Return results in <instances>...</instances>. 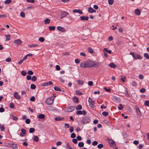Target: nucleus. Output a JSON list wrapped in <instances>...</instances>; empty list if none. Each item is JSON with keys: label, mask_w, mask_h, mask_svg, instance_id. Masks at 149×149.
Instances as JSON below:
<instances>
[{"label": "nucleus", "mask_w": 149, "mask_h": 149, "mask_svg": "<svg viewBox=\"0 0 149 149\" xmlns=\"http://www.w3.org/2000/svg\"><path fill=\"white\" fill-rule=\"evenodd\" d=\"M93 66H95V65L90 61H85L81 63L80 64V66L83 68L91 67Z\"/></svg>", "instance_id": "nucleus-1"}, {"label": "nucleus", "mask_w": 149, "mask_h": 149, "mask_svg": "<svg viewBox=\"0 0 149 149\" xmlns=\"http://www.w3.org/2000/svg\"><path fill=\"white\" fill-rule=\"evenodd\" d=\"M107 140L108 141L109 145L111 147H114L116 146V143L114 141L108 138H107Z\"/></svg>", "instance_id": "nucleus-2"}, {"label": "nucleus", "mask_w": 149, "mask_h": 149, "mask_svg": "<svg viewBox=\"0 0 149 149\" xmlns=\"http://www.w3.org/2000/svg\"><path fill=\"white\" fill-rule=\"evenodd\" d=\"M54 98L52 97H49L46 100V102L48 105H51L53 103Z\"/></svg>", "instance_id": "nucleus-3"}, {"label": "nucleus", "mask_w": 149, "mask_h": 149, "mask_svg": "<svg viewBox=\"0 0 149 149\" xmlns=\"http://www.w3.org/2000/svg\"><path fill=\"white\" fill-rule=\"evenodd\" d=\"M88 101L89 103V106L91 108H94L95 107V103L94 101H93L91 98L89 97V98Z\"/></svg>", "instance_id": "nucleus-4"}, {"label": "nucleus", "mask_w": 149, "mask_h": 149, "mask_svg": "<svg viewBox=\"0 0 149 149\" xmlns=\"http://www.w3.org/2000/svg\"><path fill=\"white\" fill-rule=\"evenodd\" d=\"M69 13L66 11H63L61 13L60 19H62L68 15Z\"/></svg>", "instance_id": "nucleus-5"}, {"label": "nucleus", "mask_w": 149, "mask_h": 149, "mask_svg": "<svg viewBox=\"0 0 149 149\" xmlns=\"http://www.w3.org/2000/svg\"><path fill=\"white\" fill-rule=\"evenodd\" d=\"M75 108V107L73 106H70L67 108L66 110L68 112H71L74 110Z\"/></svg>", "instance_id": "nucleus-6"}, {"label": "nucleus", "mask_w": 149, "mask_h": 149, "mask_svg": "<svg viewBox=\"0 0 149 149\" xmlns=\"http://www.w3.org/2000/svg\"><path fill=\"white\" fill-rule=\"evenodd\" d=\"M135 108L136 109L138 115L139 116H141V112L140 110L139 109L138 106H137V105H135Z\"/></svg>", "instance_id": "nucleus-7"}, {"label": "nucleus", "mask_w": 149, "mask_h": 149, "mask_svg": "<svg viewBox=\"0 0 149 149\" xmlns=\"http://www.w3.org/2000/svg\"><path fill=\"white\" fill-rule=\"evenodd\" d=\"M113 100L116 102H119L120 101V99L119 97H117L115 96H113L112 97Z\"/></svg>", "instance_id": "nucleus-8"}, {"label": "nucleus", "mask_w": 149, "mask_h": 149, "mask_svg": "<svg viewBox=\"0 0 149 149\" xmlns=\"http://www.w3.org/2000/svg\"><path fill=\"white\" fill-rule=\"evenodd\" d=\"M54 120L56 121H59V120H67L68 119L67 118H59V117H55L54 118Z\"/></svg>", "instance_id": "nucleus-9"}, {"label": "nucleus", "mask_w": 149, "mask_h": 149, "mask_svg": "<svg viewBox=\"0 0 149 149\" xmlns=\"http://www.w3.org/2000/svg\"><path fill=\"white\" fill-rule=\"evenodd\" d=\"M14 97L18 100H19L21 98V97L18 95V93L17 92H15L14 93Z\"/></svg>", "instance_id": "nucleus-10"}, {"label": "nucleus", "mask_w": 149, "mask_h": 149, "mask_svg": "<svg viewBox=\"0 0 149 149\" xmlns=\"http://www.w3.org/2000/svg\"><path fill=\"white\" fill-rule=\"evenodd\" d=\"M21 133L20 135L21 136H24L26 133V130L25 129H22L21 130Z\"/></svg>", "instance_id": "nucleus-11"}, {"label": "nucleus", "mask_w": 149, "mask_h": 149, "mask_svg": "<svg viewBox=\"0 0 149 149\" xmlns=\"http://www.w3.org/2000/svg\"><path fill=\"white\" fill-rule=\"evenodd\" d=\"M142 58V57L140 55H138L137 54H135L134 56V58L135 59H141Z\"/></svg>", "instance_id": "nucleus-12"}, {"label": "nucleus", "mask_w": 149, "mask_h": 149, "mask_svg": "<svg viewBox=\"0 0 149 149\" xmlns=\"http://www.w3.org/2000/svg\"><path fill=\"white\" fill-rule=\"evenodd\" d=\"M88 16H83L80 17V19L82 21H87L88 19Z\"/></svg>", "instance_id": "nucleus-13"}, {"label": "nucleus", "mask_w": 149, "mask_h": 149, "mask_svg": "<svg viewBox=\"0 0 149 149\" xmlns=\"http://www.w3.org/2000/svg\"><path fill=\"white\" fill-rule=\"evenodd\" d=\"M57 29L59 31L62 32H64L66 31L65 29L64 28L60 26L57 27Z\"/></svg>", "instance_id": "nucleus-14"}, {"label": "nucleus", "mask_w": 149, "mask_h": 149, "mask_svg": "<svg viewBox=\"0 0 149 149\" xmlns=\"http://www.w3.org/2000/svg\"><path fill=\"white\" fill-rule=\"evenodd\" d=\"M72 100L73 102L75 103H77L78 102L79 100L77 97H74L72 98Z\"/></svg>", "instance_id": "nucleus-15"}, {"label": "nucleus", "mask_w": 149, "mask_h": 149, "mask_svg": "<svg viewBox=\"0 0 149 149\" xmlns=\"http://www.w3.org/2000/svg\"><path fill=\"white\" fill-rule=\"evenodd\" d=\"M134 13L137 15H139L141 14V11L139 9L137 8L135 10Z\"/></svg>", "instance_id": "nucleus-16"}, {"label": "nucleus", "mask_w": 149, "mask_h": 149, "mask_svg": "<svg viewBox=\"0 0 149 149\" xmlns=\"http://www.w3.org/2000/svg\"><path fill=\"white\" fill-rule=\"evenodd\" d=\"M14 43L16 44L17 45H19L20 44L22 43V41L19 39L15 40L14 41Z\"/></svg>", "instance_id": "nucleus-17"}, {"label": "nucleus", "mask_w": 149, "mask_h": 149, "mask_svg": "<svg viewBox=\"0 0 149 149\" xmlns=\"http://www.w3.org/2000/svg\"><path fill=\"white\" fill-rule=\"evenodd\" d=\"M88 12L91 13H95L96 12V10H94L93 8L91 7H89L88 9Z\"/></svg>", "instance_id": "nucleus-18"}, {"label": "nucleus", "mask_w": 149, "mask_h": 149, "mask_svg": "<svg viewBox=\"0 0 149 149\" xmlns=\"http://www.w3.org/2000/svg\"><path fill=\"white\" fill-rule=\"evenodd\" d=\"M109 66H110L111 68H115L117 67V65L113 63H111L109 65Z\"/></svg>", "instance_id": "nucleus-19"}, {"label": "nucleus", "mask_w": 149, "mask_h": 149, "mask_svg": "<svg viewBox=\"0 0 149 149\" xmlns=\"http://www.w3.org/2000/svg\"><path fill=\"white\" fill-rule=\"evenodd\" d=\"M10 146L13 148H16L17 147V145L15 143L10 144Z\"/></svg>", "instance_id": "nucleus-20"}, {"label": "nucleus", "mask_w": 149, "mask_h": 149, "mask_svg": "<svg viewBox=\"0 0 149 149\" xmlns=\"http://www.w3.org/2000/svg\"><path fill=\"white\" fill-rule=\"evenodd\" d=\"M50 20L48 18L46 19L44 21V23L45 24H49L50 23Z\"/></svg>", "instance_id": "nucleus-21"}, {"label": "nucleus", "mask_w": 149, "mask_h": 149, "mask_svg": "<svg viewBox=\"0 0 149 149\" xmlns=\"http://www.w3.org/2000/svg\"><path fill=\"white\" fill-rule=\"evenodd\" d=\"M83 120L84 121H90L91 120L89 116H87L83 119Z\"/></svg>", "instance_id": "nucleus-22"}, {"label": "nucleus", "mask_w": 149, "mask_h": 149, "mask_svg": "<svg viewBox=\"0 0 149 149\" xmlns=\"http://www.w3.org/2000/svg\"><path fill=\"white\" fill-rule=\"evenodd\" d=\"M0 129L1 131H3L5 130V127L3 125L0 124Z\"/></svg>", "instance_id": "nucleus-23"}, {"label": "nucleus", "mask_w": 149, "mask_h": 149, "mask_svg": "<svg viewBox=\"0 0 149 149\" xmlns=\"http://www.w3.org/2000/svg\"><path fill=\"white\" fill-rule=\"evenodd\" d=\"M38 117L40 119H43L45 117V115L42 114H40L39 115Z\"/></svg>", "instance_id": "nucleus-24"}, {"label": "nucleus", "mask_w": 149, "mask_h": 149, "mask_svg": "<svg viewBox=\"0 0 149 149\" xmlns=\"http://www.w3.org/2000/svg\"><path fill=\"white\" fill-rule=\"evenodd\" d=\"M77 82L79 85H82L84 84V81L81 80H78Z\"/></svg>", "instance_id": "nucleus-25"}, {"label": "nucleus", "mask_w": 149, "mask_h": 149, "mask_svg": "<svg viewBox=\"0 0 149 149\" xmlns=\"http://www.w3.org/2000/svg\"><path fill=\"white\" fill-rule=\"evenodd\" d=\"M49 30L50 31H54L55 30V27L54 26H49Z\"/></svg>", "instance_id": "nucleus-26"}, {"label": "nucleus", "mask_w": 149, "mask_h": 149, "mask_svg": "<svg viewBox=\"0 0 149 149\" xmlns=\"http://www.w3.org/2000/svg\"><path fill=\"white\" fill-rule=\"evenodd\" d=\"M33 140L36 142H38L39 140L37 136H35L33 137Z\"/></svg>", "instance_id": "nucleus-27"}, {"label": "nucleus", "mask_w": 149, "mask_h": 149, "mask_svg": "<svg viewBox=\"0 0 149 149\" xmlns=\"http://www.w3.org/2000/svg\"><path fill=\"white\" fill-rule=\"evenodd\" d=\"M82 107L81 106V105L79 104L76 107V109L77 110H81L82 109Z\"/></svg>", "instance_id": "nucleus-28"}, {"label": "nucleus", "mask_w": 149, "mask_h": 149, "mask_svg": "<svg viewBox=\"0 0 149 149\" xmlns=\"http://www.w3.org/2000/svg\"><path fill=\"white\" fill-rule=\"evenodd\" d=\"M78 145L80 147H83L84 146V143L83 142H79L78 143Z\"/></svg>", "instance_id": "nucleus-29"}, {"label": "nucleus", "mask_w": 149, "mask_h": 149, "mask_svg": "<svg viewBox=\"0 0 149 149\" xmlns=\"http://www.w3.org/2000/svg\"><path fill=\"white\" fill-rule=\"evenodd\" d=\"M10 35H6V41H9L10 39Z\"/></svg>", "instance_id": "nucleus-30"}, {"label": "nucleus", "mask_w": 149, "mask_h": 149, "mask_svg": "<svg viewBox=\"0 0 149 149\" xmlns=\"http://www.w3.org/2000/svg\"><path fill=\"white\" fill-rule=\"evenodd\" d=\"M38 46V45L37 44H31L29 45V47H37Z\"/></svg>", "instance_id": "nucleus-31"}, {"label": "nucleus", "mask_w": 149, "mask_h": 149, "mask_svg": "<svg viewBox=\"0 0 149 149\" xmlns=\"http://www.w3.org/2000/svg\"><path fill=\"white\" fill-rule=\"evenodd\" d=\"M54 89L56 91H61V89L56 86H55L54 87Z\"/></svg>", "instance_id": "nucleus-32"}, {"label": "nucleus", "mask_w": 149, "mask_h": 149, "mask_svg": "<svg viewBox=\"0 0 149 149\" xmlns=\"http://www.w3.org/2000/svg\"><path fill=\"white\" fill-rule=\"evenodd\" d=\"M104 52H106L109 54H111V51L110 50H108L107 48H104Z\"/></svg>", "instance_id": "nucleus-33"}, {"label": "nucleus", "mask_w": 149, "mask_h": 149, "mask_svg": "<svg viewBox=\"0 0 149 149\" xmlns=\"http://www.w3.org/2000/svg\"><path fill=\"white\" fill-rule=\"evenodd\" d=\"M31 88L32 89H35L36 88V86L34 84H31Z\"/></svg>", "instance_id": "nucleus-34"}, {"label": "nucleus", "mask_w": 149, "mask_h": 149, "mask_svg": "<svg viewBox=\"0 0 149 149\" xmlns=\"http://www.w3.org/2000/svg\"><path fill=\"white\" fill-rule=\"evenodd\" d=\"M146 91V89L144 88H141L140 91L141 93H145Z\"/></svg>", "instance_id": "nucleus-35"}, {"label": "nucleus", "mask_w": 149, "mask_h": 149, "mask_svg": "<svg viewBox=\"0 0 149 149\" xmlns=\"http://www.w3.org/2000/svg\"><path fill=\"white\" fill-rule=\"evenodd\" d=\"M76 94L77 95H81L82 94V93L78 90L76 91L75 92Z\"/></svg>", "instance_id": "nucleus-36"}, {"label": "nucleus", "mask_w": 149, "mask_h": 149, "mask_svg": "<svg viewBox=\"0 0 149 149\" xmlns=\"http://www.w3.org/2000/svg\"><path fill=\"white\" fill-rule=\"evenodd\" d=\"M144 56L146 59H149V55L147 53H144Z\"/></svg>", "instance_id": "nucleus-37"}, {"label": "nucleus", "mask_w": 149, "mask_h": 149, "mask_svg": "<svg viewBox=\"0 0 149 149\" xmlns=\"http://www.w3.org/2000/svg\"><path fill=\"white\" fill-rule=\"evenodd\" d=\"M35 130V129L33 128H30L29 130V132L30 133H32L34 132Z\"/></svg>", "instance_id": "nucleus-38"}, {"label": "nucleus", "mask_w": 149, "mask_h": 149, "mask_svg": "<svg viewBox=\"0 0 149 149\" xmlns=\"http://www.w3.org/2000/svg\"><path fill=\"white\" fill-rule=\"evenodd\" d=\"M105 90L107 92H111V88H107L106 87H104V88Z\"/></svg>", "instance_id": "nucleus-39"}, {"label": "nucleus", "mask_w": 149, "mask_h": 149, "mask_svg": "<svg viewBox=\"0 0 149 149\" xmlns=\"http://www.w3.org/2000/svg\"><path fill=\"white\" fill-rule=\"evenodd\" d=\"M88 51L91 53L92 54L93 52V50L91 48L89 47L88 49Z\"/></svg>", "instance_id": "nucleus-40"}, {"label": "nucleus", "mask_w": 149, "mask_h": 149, "mask_svg": "<svg viewBox=\"0 0 149 149\" xmlns=\"http://www.w3.org/2000/svg\"><path fill=\"white\" fill-rule=\"evenodd\" d=\"M37 80V78L35 76H33L31 80L33 81H36Z\"/></svg>", "instance_id": "nucleus-41"}, {"label": "nucleus", "mask_w": 149, "mask_h": 149, "mask_svg": "<svg viewBox=\"0 0 149 149\" xmlns=\"http://www.w3.org/2000/svg\"><path fill=\"white\" fill-rule=\"evenodd\" d=\"M109 115V113L108 112L103 111V116H108Z\"/></svg>", "instance_id": "nucleus-42"}, {"label": "nucleus", "mask_w": 149, "mask_h": 149, "mask_svg": "<svg viewBox=\"0 0 149 149\" xmlns=\"http://www.w3.org/2000/svg\"><path fill=\"white\" fill-rule=\"evenodd\" d=\"M76 114L77 115H81L82 114V112L81 111L79 110L77 111Z\"/></svg>", "instance_id": "nucleus-43"}, {"label": "nucleus", "mask_w": 149, "mask_h": 149, "mask_svg": "<svg viewBox=\"0 0 149 149\" xmlns=\"http://www.w3.org/2000/svg\"><path fill=\"white\" fill-rule=\"evenodd\" d=\"M144 104L146 106H149V100H146Z\"/></svg>", "instance_id": "nucleus-44"}, {"label": "nucleus", "mask_w": 149, "mask_h": 149, "mask_svg": "<svg viewBox=\"0 0 149 149\" xmlns=\"http://www.w3.org/2000/svg\"><path fill=\"white\" fill-rule=\"evenodd\" d=\"M108 3L110 5H112L114 2V0H108Z\"/></svg>", "instance_id": "nucleus-45"}, {"label": "nucleus", "mask_w": 149, "mask_h": 149, "mask_svg": "<svg viewBox=\"0 0 149 149\" xmlns=\"http://www.w3.org/2000/svg\"><path fill=\"white\" fill-rule=\"evenodd\" d=\"M119 106H120V107H118V109H119L120 110H122L123 108V107L122 106V105L121 104H119Z\"/></svg>", "instance_id": "nucleus-46"}, {"label": "nucleus", "mask_w": 149, "mask_h": 149, "mask_svg": "<svg viewBox=\"0 0 149 149\" xmlns=\"http://www.w3.org/2000/svg\"><path fill=\"white\" fill-rule=\"evenodd\" d=\"M39 40L40 42H42L44 41L45 39L43 37H40L39 38Z\"/></svg>", "instance_id": "nucleus-47"}, {"label": "nucleus", "mask_w": 149, "mask_h": 149, "mask_svg": "<svg viewBox=\"0 0 149 149\" xmlns=\"http://www.w3.org/2000/svg\"><path fill=\"white\" fill-rule=\"evenodd\" d=\"M21 73L22 75L24 76H25L26 74V72L24 70L22 71Z\"/></svg>", "instance_id": "nucleus-48"}, {"label": "nucleus", "mask_w": 149, "mask_h": 149, "mask_svg": "<svg viewBox=\"0 0 149 149\" xmlns=\"http://www.w3.org/2000/svg\"><path fill=\"white\" fill-rule=\"evenodd\" d=\"M20 15L21 16L23 17H25V13L23 12H21L20 13Z\"/></svg>", "instance_id": "nucleus-49"}, {"label": "nucleus", "mask_w": 149, "mask_h": 149, "mask_svg": "<svg viewBox=\"0 0 149 149\" xmlns=\"http://www.w3.org/2000/svg\"><path fill=\"white\" fill-rule=\"evenodd\" d=\"M10 108L13 109L14 107V105L13 103L12 102L10 104Z\"/></svg>", "instance_id": "nucleus-50"}, {"label": "nucleus", "mask_w": 149, "mask_h": 149, "mask_svg": "<svg viewBox=\"0 0 149 149\" xmlns=\"http://www.w3.org/2000/svg\"><path fill=\"white\" fill-rule=\"evenodd\" d=\"M30 100L31 101L34 102L35 101V97L34 96H32L30 99Z\"/></svg>", "instance_id": "nucleus-51"}, {"label": "nucleus", "mask_w": 149, "mask_h": 149, "mask_svg": "<svg viewBox=\"0 0 149 149\" xmlns=\"http://www.w3.org/2000/svg\"><path fill=\"white\" fill-rule=\"evenodd\" d=\"M27 73L29 75H33V72L32 71L29 70L28 72Z\"/></svg>", "instance_id": "nucleus-52"}, {"label": "nucleus", "mask_w": 149, "mask_h": 149, "mask_svg": "<svg viewBox=\"0 0 149 149\" xmlns=\"http://www.w3.org/2000/svg\"><path fill=\"white\" fill-rule=\"evenodd\" d=\"M98 144V142L96 141H94L92 143V145L93 146H96Z\"/></svg>", "instance_id": "nucleus-53"}, {"label": "nucleus", "mask_w": 149, "mask_h": 149, "mask_svg": "<svg viewBox=\"0 0 149 149\" xmlns=\"http://www.w3.org/2000/svg\"><path fill=\"white\" fill-rule=\"evenodd\" d=\"M56 69L57 70H60V66L58 65H56Z\"/></svg>", "instance_id": "nucleus-54"}, {"label": "nucleus", "mask_w": 149, "mask_h": 149, "mask_svg": "<svg viewBox=\"0 0 149 149\" xmlns=\"http://www.w3.org/2000/svg\"><path fill=\"white\" fill-rule=\"evenodd\" d=\"M11 1V0H6L5 1V3L6 4H9Z\"/></svg>", "instance_id": "nucleus-55"}, {"label": "nucleus", "mask_w": 149, "mask_h": 149, "mask_svg": "<svg viewBox=\"0 0 149 149\" xmlns=\"http://www.w3.org/2000/svg\"><path fill=\"white\" fill-rule=\"evenodd\" d=\"M26 1L29 3H33L35 2L34 0H26Z\"/></svg>", "instance_id": "nucleus-56"}, {"label": "nucleus", "mask_w": 149, "mask_h": 149, "mask_svg": "<svg viewBox=\"0 0 149 149\" xmlns=\"http://www.w3.org/2000/svg\"><path fill=\"white\" fill-rule=\"evenodd\" d=\"M72 142L74 143H75V144L77 143V139H72Z\"/></svg>", "instance_id": "nucleus-57"}, {"label": "nucleus", "mask_w": 149, "mask_h": 149, "mask_svg": "<svg viewBox=\"0 0 149 149\" xmlns=\"http://www.w3.org/2000/svg\"><path fill=\"white\" fill-rule=\"evenodd\" d=\"M76 137V135H75V134L74 133H72L71 134V137L72 138H75V137Z\"/></svg>", "instance_id": "nucleus-58"}, {"label": "nucleus", "mask_w": 149, "mask_h": 149, "mask_svg": "<svg viewBox=\"0 0 149 149\" xmlns=\"http://www.w3.org/2000/svg\"><path fill=\"white\" fill-rule=\"evenodd\" d=\"M88 84L89 86H92L93 84V83L92 81H89L88 82Z\"/></svg>", "instance_id": "nucleus-59"}, {"label": "nucleus", "mask_w": 149, "mask_h": 149, "mask_svg": "<svg viewBox=\"0 0 149 149\" xmlns=\"http://www.w3.org/2000/svg\"><path fill=\"white\" fill-rule=\"evenodd\" d=\"M11 118L14 120H16L17 119V118L15 116H12L11 117Z\"/></svg>", "instance_id": "nucleus-60"}, {"label": "nucleus", "mask_w": 149, "mask_h": 149, "mask_svg": "<svg viewBox=\"0 0 149 149\" xmlns=\"http://www.w3.org/2000/svg\"><path fill=\"white\" fill-rule=\"evenodd\" d=\"M77 140H78L79 141H81L82 139V138L80 136H77Z\"/></svg>", "instance_id": "nucleus-61"}, {"label": "nucleus", "mask_w": 149, "mask_h": 149, "mask_svg": "<svg viewBox=\"0 0 149 149\" xmlns=\"http://www.w3.org/2000/svg\"><path fill=\"white\" fill-rule=\"evenodd\" d=\"M31 77L29 75H27L26 77V78L28 80H29L31 79Z\"/></svg>", "instance_id": "nucleus-62"}, {"label": "nucleus", "mask_w": 149, "mask_h": 149, "mask_svg": "<svg viewBox=\"0 0 149 149\" xmlns=\"http://www.w3.org/2000/svg\"><path fill=\"white\" fill-rule=\"evenodd\" d=\"M133 143L135 145H137V144H139V141H138L135 140L133 142Z\"/></svg>", "instance_id": "nucleus-63"}, {"label": "nucleus", "mask_w": 149, "mask_h": 149, "mask_svg": "<svg viewBox=\"0 0 149 149\" xmlns=\"http://www.w3.org/2000/svg\"><path fill=\"white\" fill-rule=\"evenodd\" d=\"M69 130L70 132L72 133L73 132L74 130L73 127H71L70 128Z\"/></svg>", "instance_id": "nucleus-64"}]
</instances>
